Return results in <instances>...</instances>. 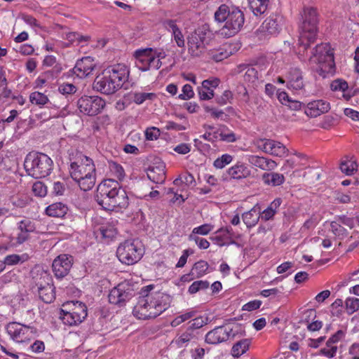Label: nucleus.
I'll use <instances>...</instances> for the list:
<instances>
[{
    "instance_id": "31",
    "label": "nucleus",
    "mask_w": 359,
    "mask_h": 359,
    "mask_svg": "<svg viewBox=\"0 0 359 359\" xmlns=\"http://www.w3.org/2000/svg\"><path fill=\"white\" fill-rule=\"evenodd\" d=\"M250 343V339H243L236 342L231 348L232 355L238 358L244 354L249 349Z\"/></svg>"
},
{
    "instance_id": "13",
    "label": "nucleus",
    "mask_w": 359,
    "mask_h": 359,
    "mask_svg": "<svg viewBox=\"0 0 359 359\" xmlns=\"http://www.w3.org/2000/svg\"><path fill=\"white\" fill-rule=\"evenodd\" d=\"M135 294L133 285L128 282L119 283L108 295L109 302L119 307L124 306Z\"/></svg>"
},
{
    "instance_id": "53",
    "label": "nucleus",
    "mask_w": 359,
    "mask_h": 359,
    "mask_svg": "<svg viewBox=\"0 0 359 359\" xmlns=\"http://www.w3.org/2000/svg\"><path fill=\"white\" fill-rule=\"evenodd\" d=\"M100 231L104 238H113L117 234L116 229L111 226H102Z\"/></svg>"
},
{
    "instance_id": "37",
    "label": "nucleus",
    "mask_w": 359,
    "mask_h": 359,
    "mask_svg": "<svg viewBox=\"0 0 359 359\" xmlns=\"http://www.w3.org/2000/svg\"><path fill=\"white\" fill-rule=\"evenodd\" d=\"M210 322L209 318L206 316H201L195 318L189 323L188 328H191L192 331L196 332V330L200 329L203 326L207 325Z\"/></svg>"
},
{
    "instance_id": "11",
    "label": "nucleus",
    "mask_w": 359,
    "mask_h": 359,
    "mask_svg": "<svg viewBox=\"0 0 359 359\" xmlns=\"http://www.w3.org/2000/svg\"><path fill=\"white\" fill-rule=\"evenodd\" d=\"M33 290H36L40 299L45 303H51L55 298V287L51 283V277L42 272L34 278Z\"/></svg>"
},
{
    "instance_id": "9",
    "label": "nucleus",
    "mask_w": 359,
    "mask_h": 359,
    "mask_svg": "<svg viewBox=\"0 0 359 359\" xmlns=\"http://www.w3.org/2000/svg\"><path fill=\"white\" fill-rule=\"evenodd\" d=\"M87 316L86 306L79 301L67 302L62 304L60 318L66 325L72 326L81 323Z\"/></svg>"
},
{
    "instance_id": "45",
    "label": "nucleus",
    "mask_w": 359,
    "mask_h": 359,
    "mask_svg": "<svg viewBox=\"0 0 359 359\" xmlns=\"http://www.w3.org/2000/svg\"><path fill=\"white\" fill-rule=\"evenodd\" d=\"M356 163L353 161H342L340 164V169L342 172L351 175L356 170Z\"/></svg>"
},
{
    "instance_id": "25",
    "label": "nucleus",
    "mask_w": 359,
    "mask_h": 359,
    "mask_svg": "<svg viewBox=\"0 0 359 359\" xmlns=\"http://www.w3.org/2000/svg\"><path fill=\"white\" fill-rule=\"evenodd\" d=\"M287 87L294 90H301L304 88L303 76L300 69L292 68L287 75Z\"/></svg>"
},
{
    "instance_id": "8",
    "label": "nucleus",
    "mask_w": 359,
    "mask_h": 359,
    "mask_svg": "<svg viewBox=\"0 0 359 359\" xmlns=\"http://www.w3.org/2000/svg\"><path fill=\"white\" fill-rule=\"evenodd\" d=\"M212 39V34L208 25H204L194 32L191 33L187 38L188 50L194 57L201 56L205 51L206 46L208 45Z\"/></svg>"
},
{
    "instance_id": "61",
    "label": "nucleus",
    "mask_w": 359,
    "mask_h": 359,
    "mask_svg": "<svg viewBox=\"0 0 359 359\" xmlns=\"http://www.w3.org/2000/svg\"><path fill=\"white\" fill-rule=\"evenodd\" d=\"M145 136L148 140H156L160 136V130L155 127L147 128L145 131Z\"/></svg>"
},
{
    "instance_id": "3",
    "label": "nucleus",
    "mask_w": 359,
    "mask_h": 359,
    "mask_svg": "<svg viewBox=\"0 0 359 359\" xmlns=\"http://www.w3.org/2000/svg\"><path fill=\"white\" fill-rule=\"evenodd\" d=\"M153 288V285L147 286L133 308V313L138 319L154 318L169 306L167 303L163 302V296L161 293H148Z\"/></svg>"
},
{
    "instance_id": "36",
    "label": "nucleus",
    "mask_w": 359,
    "mask_h": 359,
    "mask_svg": "<svg viewBox=\"0 0 359 359\" xmlns=\"http://www.w3.org/2000/svg\"><path fill=\"white\" fill-rule=\"evenodd\" d=\"M29 100L32 104L36 105H44L48 104L49 100L48 97L42 93L35 91L30 94Z\"/></svg>"
},
{
    "instance_id": "35",
    "label": "nucleus",
    "mask_w": 359,
    "mask_h": 359,
    "mask_svg": "<svg viewBox=\"0 0 359 359\" xmlns=\"http://www.w3.org/2000/svg\"><path fill=\"white\" fill-rule=\"evenodd\" d=\"M330 227L332 232L338 239L342 240L348 235V231L337 219L330 223Z\"/></svg>"
},
{
    "instance_id": "55",
    "label": "nucleus",
    "mask_w": 359,
    "mask_h": 359,
    "mask_svg": "<svg viewBox=\"0 0 359 359\" xmlns=\"http://www.w3.org/2000/svg\"><path fill=\"white\" fill-rule=\"evenodd\" d=\"M198 94L201 100H208L214 97V90L210 87V89H208L202 88L201 86V88H198Z\"/></svg>"
},
{
    "instance_id": "17",
    "label": "nucleus",
    "mask_w": 359,
    "mask_h": 359,
    "mask_svg": "<svg viewBox=\"0 0 359 359\" xmlns=\"http://www.w3.org/2000/svg\"><path fill=\"white\" fill-rule=\"evenodd\" d=\"M73 258L68 255H60L57 256L53 262L52 268L55 276L57 278H62L66 276L72 266Z\"/></svg>"
},
{
    "instance_id": "34",
    "label": "nucleus",
    "mask_w": 359,
    "mask_h": 359,
    "mask_svg": "<svg viewBox=\"0 0 359 359\" xmlns=\"http://www.w3.org/2000/svg\"><path fill=\"white\" fill-rule=\"evenodd\" d=\"M196 339V332H193L191 328H187L186 331L183 332L175 341L176 344L179 347H183L184 345L192 339Z\"/></svg>"
},
{
    "instance_id": "44",
    "label": "nucleus",
    "mask_w": 359,
    "mask_h": 359,
    "mask_svg": "<svg viewBox=\"0 0 359 359\" xmlns=\"http://www.w3.org/2000/svg\"><path fill=\"white\" fill-rule=\"evenodd\" d=\"M208 264L207 262L200 260L194 264L192 271H195L197 277L203 276L208 269Z\"/></svg>"
},
{
    "instance_id": "54",
    "label": "nucleus",
    "mask_w": 359,
    "mask_h": 359,
    "mask_svg": "<svg viewBox=\"0 0 359 359\" xmlns=\"http://www.w3.org/2000/svg\"><path fill=\"white\" fill-rule=\"evenodd\" d=\"M194 93L189 84H185L182 88V93L179 95L180 100H187L194 97Z\"/></svg>"
},
{
    "instance_id": "4",
    "label": "nucleus",
    "mask_w": 359,
    "mask_h": 359,
    "mask_svg": "<svg viewBox=\"0 0 359 359\" xmlns=\"http://www.w3.org/2000/svg\"><path fill=\"white\" fill-rule=\"evenodd\" d=\"M214 18L217 22H225L220 34L226 38L234 36L243 27L245 21L243 13L236 7L222 4L215 11Z\"/></svg>"
},
{
    "instance_id": "19",
    "label": "nucleus",
    "mask_w": 359,
    "mask_h": 359,
    "mask_svg": "<svg viewBox=\"0 0 359 359\" xmlns=\"http://www.w3.org/2000/svg\"><path fill=\"white\" fill-rule=\"evenodd\" d=\"M237 51L236 46L231 43H225L217 49L210 50L208 55L215 62H220L228 58Z\"/></svg>"
},
{
    "instance_id": "26",
    "label": "nucleus",
    "mask_w": 359,
    "mask_h": 359,
    "mask_svg": "<svg viewBox=\"0 0 359 359\" xmlns=\"http://www.w3.org/2000/svg\"><path fill=\"white\" fill-rule=\"evenodd\" d=\"M260 216L261 209L258 205H255L250 210L244 212L242 219L247 227L251 228L257 224Z\"/></svg>"
},
{
    "instance_id": "41",
    "label": "nucleus",
    "mask_w": 359,
    "mask_h": 359,
    "mask_svg": "<svg viewBox=\"0 0 359 359\" xmlns=\"http://www.w3.org/2000/svg\"><path fill=\"white\" fill-rule=\"evenodd\" d=\"M233 160L232 156L230 154H223L222 156L217 158L213 163V165L218 169L224 168L226 165L229 164Z\"/></svg>"
},
{
    "instance_id": "42",
    "label": "nucleus",
    "mask_w": 359,
    "mask_h": 359,
    "mask_svg": "<svg viewBox=\"0 0 359 359\" xmlns=\"http://www.w3.org/2000/svg\"><path fill=\"white\" fill-rule=\"evenodd\" d=\"M346 309L348 314H352L359 309V299L349 297L346 300Z\"/></svg>"
},
{
    "instance_id": "18",
    "label": "nucleus",
    "mask_w": 359,
    "mask_h": 359,
    "mask_svg": "<svg viewBox=\"0 0 359 359\" xmlns=\"http://www.w3.org/2000/svg\"><path fill=\"white\" fill-rule=\"evenodd\" d=\"M96 65L91 57H84L79 60L72 69L73 73L79 78H85L92 74Z\"/></svg>"
},
{
    "instance_id": "40",
    "label": "nucleus",
    "mask_w": 359,
    "mask_h": 359,
    "mask_svg": "<svg viewBox=\"0 0 359 359\" xmlns=\"http://www.w3.org/2000/svg\"><path fill=\"white\" fill-rule=\"evenodd\" d=\"M244 69L245 70L244 74L245 81L253 83L258 79V72L253 67L245 65Z\"/></svg>"
},
{
    "instance_id": "57",
    "label": "nucleus",
    "mask_w": 359,
    "mask_h": 359,
    "mask_svg": "<svg viewBox=\"0 0 359 359\" xmlns=\"http://www.w3.org/2000/svg\"><path fill=\"white\" fill-rule=\"evenodd\" d=\"M212 229V226L209 224H205L200 226L196 227L193 229L192 233L194 234H201V235H207L209 232H210Z\"/></svg>"
},
{
    "instance_id": "14",
    "label": "nucleus",
    "mask_w": 359,
    "mask_h": 359,
    "mask_svg": "<svg viewBox=\"0 0 359 359\" xmlns=\"http://www.w3.org/2000/svg\"><path fill=\"white\" fill-rule=\"evenodd\" d=\"M80 112L88 116H95L105 106V101L98 96H83L77 101Z\"/></svg>"
},
{
    "instance_id": "6",
    "label": "nucleus",
    "mask_w": 359,
    "mask_h": 359,
    "mask_svg": "<svg viewBox=\"0 0 359 359\" xmlns=\"http://www.w3.org/2000/svg\"><path fill=\"white\" fill-rule=\"evenodd\" d=\"M24 167L29 176L40 179L50 173L53 161L43 153L29 152L25 157Z\"/></svg>"
},
{
    "instance_id": "16",
    "label": "nucleus",
    "mask_w": 359,
    "mask_h": 359,
    "mask_svg": "<svg viewBox=\"0 0 359 359\" xmlns=\"http://www.w3.org/2000/svg\"><path fill=\"white\" fill-rule=\"evenodd\" d=\"M233 329L225 325L216 327L213 330L209 331L205 338L207 344L216 345L226 341L229 337H235V333H232Z\"/></svg>"
},
{
    "instance_id": "56",
    "label": "nucleus",
    "mask_w": 359,
    "mask_h": 359,
    "mask_svg": "<svg viewBox=\"0 0 359 359\" xmlns=\"http://www.w3.org/2000/svg\"><path fill=\"white\" fill-rule=\"evenodd\" d=\"M18 229L21 232H26L28 234L29 232H32L34 230V225L32 222L28 219L22 220L18 224Z\"/></svg>"
},
{
    "instance_id": "50",
    "label": "nucleus",
    "mask_w": 359,
    "mask_h": 359,
    "mask_svg": "<svg viewBox=\"0 0 359 359\" xmlns=\"http://www.w3.org/2000/svg\"><path fill=\"white\" fill-rule=\"evenodd\" d=\"M232 100L233 93L229 90H225L221 96L216 97V102L219 105H224L227 102L231 103Z\"/></svg>"
},
{
    "instance_id": "24",
    "label": "nucleus",
    "mask_w": 359,
    "mask_h": 359,
    "mask_svg": "<svg viewBox=\"0 0 359 359\" xmlns=\"http://www.w3.org/2000/svg\"><path fill=\"white\" fill-rule=\"evenodd\" d=\"M248 161L251 165L263 170H273L277 166L276 161L263 156L250 155L248 156Z\"/></svg>"
},
{
    "instance_id": "43",
    "label": "nucleus",
    "mask_w": 359,
    "mask_h": 359,
    "mask_svg": "<svg viewBox=\"0 0 359 359\" xmlns=\"http://www.w3.org/2000/svg\"><path fill=\"white\" fill-rule=\"evenodd\" d=\"M209 283L207 280L194 281L189 287L190 294H195L201 290L207 289L209 287Z\"/></svg>"
},
{
    "instance_id": "60",
    "label": "nucleus",
    "mask_w": 359,
    "mask_h": 359,
    "mask_svg": "<svg viewBox=\"0 0 359 359\" xmlns=\"http://www.w3.org/2000/svg\"><path fill=\"white\" fill-rule=\"evenodd\" d=\"M21 258L22 257L20 255L13 254L7 255L2 262L5 266L6 265H15L21 261Z\"/></svg>"
},
{
    "instance_id": "12",
    "label": "nucleus",
    "mask_w": 359,
    "mask_h": 359,
    "mask_svg": "<svg viewBox=\"0 0 359 359\" xmlns=\"http://www.w3.org/2000/svg\"><path fill=\"white\" fill-rule=\"evenodd\" d=\"M6 331L11 339L18 343L29 342L37 337V330L34 327L27 326L16 322L9 323Z\"/></svg>"
},
{
    "instance_id": "27",
    "label": "nucleus",
    "mask_w": 359,
    "mask_h": 359,
    "mask_svg": "<svg viewBox=\"0 0 359 359\" xmlns=\"http://www.w3.org/2000/svg\"><path fill=\"white\" fill-rule=\"evenodd\" d=\"M226 174L231 179L241 180L248 177L250 175V171L244 164L237 163L230 168L226 171Z\"/></svg>"
},
{
    "instance_id": "30",
    "label": "nucleus",
    "mask_w": 359,
    "mask_h": 359,
    "mask_svg": "<svg viewBox=\"0 0 359 359\" xmlns=\"http://www.w3.org/2000/svg\"><path fill=\"white\" fill-rule=\"evenodd\" d=\"M67 206L62 203H55L48 205L46 209V213L50 217H62L68 212Z\"/></svg>"
},
{
    "instance_id": "22",
    "label": "nucleus",
    "mask_w": 359,
    "mask_h": 359,
    "mask_svg": "<svg viewBox=\"0 0 359 359\" xmlns=\"http://www.w3.org/2000/svg\"><path fill=\"white\" fill-rule=\"evenodd\" d=\"M151 48L137 50L135 52V65L142 72L151 69Z\"/></svg>"
},
{
    "instance_id": "52",
    "label": "nucleus",
    "mask_w": 359,
    "mask_h": 359,
    "mask_svg": "<svg viewBox=\"0 0 359 359\" xmlns=\"http://www.w3.org/2000/svg\"><path fill=\"white\" fill-rule=\"evenodd\" d=\"M66 38L71 43H74L75 41H78L79 43H80L81 41H87L89 39V36L81 35L77 32L67 33Z\"/></svg>"
},
{
    "instance_id": "23",
    "label": "nucleus",
    "mask_w": 359,
    "mask_h": 359,
    "mask_svg": "<svg viewBox=\"0 0 359 359\" xmlns=\"http://www.w3.org/2000/svg\"><path fill=\"white\" fill-rule=\"evenodd\" d=\"M147 177L154 183L162 184L165 180V165L160 163L157 165H151L147 172Z\"/></svg>"
},
{
    "instance_id": "63",
    "label": "nucleus",
    "mask_w": 359,
    "mask_h": 359,
    "mask_svg": "<svg viewBox=\"0 0 359 359\" xmlns=\"http://www.w3.org/2000/svg\"><path fill=\"white\" fill-rule=\"evenodd\" d=\"M261 305H262V302L260 300L251 301V302L245 304L243 306V310L248 311H254V310L259 309Z\"/></svg>"
},
{
    "instance_id": "47",
    "label": "nucleus",
    "mask_w": 359,
    "mask_h": 359,
    "mask_svg": "<svg viewBox=\"0 0 359 359\" xmlns=\"http://www.w3.org/2000/svg\"><path fill=\"white\" fill-rule=\"evenodd\" d=\"M330 88L333 91L340 90L345 92L348 89V85L346 81L339 79L331 83Z\"/></svg>"
},
{
    "instance_id": "48",
    "label": "nucleus",
    "mask_w": 359,
    "mask_h": 359,
    "mask_svg": "<svg viewBox=\"0 0 359 359\" xmlns=\"http://www.w3.org/2000/svg\"><path fill=\"white\" fill-rule=\"evenodd\" d=\"M32 191L35 196L43 197L47 194V188L41 182H36L33 184Z\"/></svg>"
},
{
    "instance_id": "32",
    "label": "nucleus",
    "mask_w": 359,
    "mask_h": 359,
    "mask_svg": "<svg viewBox=\"0 0 359 359\" xmlns=\"http://www.w3.org/2000/svg\"><path fill=\"white\" fill-rule=\"evenodd\" d=\"M248 1L252 13L257 16L266 12L269 0H248Z\"/></svg>"
},
{
    "instance_id": "59",
    "label": "nucleus",
    "mask_w": 359,
    "mask_h": 359,
    "mask_svg": "<svg viewBox=\"0 0 359 359\" xmlns=\"http://www.w3.org/2000/svg\"><path fill=\"white\" fill-rule=\"evenodd\" d=\"M336 219L341 224H344L348 226L350 229H353L355 226V219L353 217H348L346 215H339L336 217Z\"/></svg>"
},
{
    "instance_id": "7",
    "label": "nucleus",
    "mask_w": 359,
    "mask_h": 359,
    "mask_svg": "<svg viewBox=\"0 0 359 359\" xmlns=\"http://www.w3.org/2000/svg\"><path fill=\"white\" fill-rule=\"evenodd\" d=\"M142 243L137 239L126 240L117 248V257L122 263L132 265L141 259L144 255Z\"/></svg>"
},
{
    "instance_id": "28",
    "label": "nucleus",
    "mask_w": 359,
    "mask_h": 359,
    "mask_svg": "<svg viewBox=\"0 0 359 359\" xmlns=\"http://www.w3.org/2000/svg\"><path fill=\"white\" fill-rule=\"evenodd\" d=\"M263 182L269 186L277 187L283 184L285 182V177L283 174L278 172H265L262 176Z\"/></svg>"
},
{
    "instance_id": "2",
    "label": "nucleus",
    "mask_w": 359,
    "mask_h": 359,
    "mask_svg": "<svg viewBox=\"0 0 359 359\" xmlns=\"http://www.w3.org/2000/svg\"><path fill=\"white\" fill-rule=\"evenodd\" d=\"M129 77V69L123 64H117L105 69L97 75L93 82L95 90L106 95H111L123 87Z\"/></svg>"
},
{
    "instance_id": "10",
    "label": "nucleus",
    "mask_w": 359,
    "mask_h": 359,
    "mask_svg": "<svg viewBox=\"0 0 359 359\" xmlns=\"http://www.w3.org/2000/svg\"><path fill=\"white\" fill-rule=\"evenodd\" d=\"M313 57L320 64L316 69L317 73L322 77H326L329 73H332L334 67V55L327 44H320L315 48Z\"/></svg>"
},
{
    "instance_id": "15",
    "label": "nucleus",
    "mask_w": 359,
    "mask_h": 359,
    "mask_svg": "<svg viewBox=\"0 0 359 359\" xmlns=\"http://www.w3.org/2000/svg\"><path fill=\"white\" fill-rule=\"evenodd\" d=\"M95 171L93 160L81 153L79 154L76 161L71 163L70 165L69 172L72 178H76V177L81 178L84 175L95 172Z\"/></svg>"
},
{
    "instance_id": "38",
    "label": "nucleus",
    "mask_w": 359,
    "mask_h": 359,
    "mask_svg": "<svg viewBox=\"0 0 359 359\" xmlns=\"http://www.w3.org/2000/svg\"><path fill=\"white\" fill-rule=\"evenodd\" d=\"M156 97L155 93H134L133 94V100L137 104H142L146 100H153Z\"/></svg>"
},
{
    "instance_id": "62",
    "label": "nucleus",
    "mask_w": 359,
    "mask_h": 359,
    "mask_svg": "<svg viewBox=\"0 0 359 359\" xmlns=\"http://www.w3.org/2000/svg\"><path fill=\"white\" fill-rule=\"evenodd\" d=\"M344 336V332L342 330H338L327 341L326 346L330 347L334 346L333 344L338 342Z\"/></svg>"
},
{
    "instance_id": "49",
    "label": "nucleus",
    "mask_w": 359,
    "mask_h": 359,
    "mask_svg": "<svg viewBox=\"0 0 359 359\" xmlns=\"http://www.w3.org/2000/svg\"><path fill=\"white\" fill-rule=\"evenodd\" d=\"M76 90V87L72 83H62L58 87L59 92L65 95L74 94Z\"/></svg>"
},
{
    "instance_id": "58",
    "label": "nucleus",
    "mask_w": 359,
    "mask_h": 359,
    "mask_svg": "<svg viewBox=\"0 0 359 359\" xmlns=\"http://www.w3.org/2000/svg\"><path fill=\"white\" fill-rule=\"evenodd\" d=\"M189 239L194 241L201 249H207L210 246V243L206 239L200 238L196 235L191 234Z\"/></svg>"
},
{
    "instance_id": "33",
    "label": "nucleus",
    "mask_w": 359,
    "mask_h": 359,
    "mask_svg": "<svg viewBox=\"0 0 359 359\" xmlns=\"http://www.w3.org/2000/svg\"><path fill=\"white\" fill-rule=\"evenodd\" d=\"M262 31L269 34H275L279 31V25L276 19L267 18L264 20L262 25Z\"/></svg>"
},
{
    "instance_id": "39",
    "label": "nucleus",
    "mask_w": 359,
    "mask_h": 359,
    "mask_svg": "<svg viewBox=\"0 0 359 359\" xmlns=\"http://www.w3.org/2000/svg\"><path fill=\"white\" fill-rule=\"evenodd\" d=\"M109 167L112 173L117 177L118 180H121L125 176V172L123 167L114 161H109Z\"/></svg>"
},
{
    "instance_id": "20",
    "label": "nucleus",
    "mask_w": 359,
    "mask_h": 359,
    "mask_svg": "<svg viewBox=\"0 0 359 359\" xmlns=\"http://www.w3.org/2000/svg\"><path fill=\"white\" fill-rule=\"evenodd\" d=\"M261 142H264V152L271 155L283 157L288 151L287 149L280 142L270 139H261Z\"/></svg>"
},
{
    "instance_id": "21",
    "label": "nucleus",
    "mask_w": 359,
    "mask_h": 359,
    "mask_svg": "<svg viewBox=\"0 0 359 359\" xmlns=\"http://www.w3.org/2000/svg\"><path fill=\"white\" fill-rule=\"evenodd\" d=\"M330 104L322 100H315L308 103L305 114L310 117H317L330 110Z\"/></svg>"
},
{
    "instance_id": "5",
    "label": "nucleus",
    "mask_w": 359,
    "mask_h": 359,
    "mask_svg": "<svg viewBox=\"0 0 359 359\" xmlns=\"http://www.w3.org/2000/svg\"><path fill=\"white\" fill-rule=\"evenodd\" d=\"M300 15L299 44L304 51L316 39L318 18L316 9L313 7L304 8Z\"/></svg>"
},
{
    "instance_id": "46",
    "label": "nucleus",
    "mask_w": 359,
    "mask_h": 359,
    "mask_svg": "<svg viewBox=\"0 0 359 359\" xmlns=\"http://www.w3.org/2000/svg\"><path fill=\"white\" fill-rule=\"evenodd\" d=\"M236 93L239 99L245 102L248 103L250 101V96L245 86L243 84H239L236 86Z\"/></svg>"
},
{
    "instance_id": "51",
    "label": "nucleus",
    "mask_w": 359,
    "mask_h": 359,
    "mask_svg": "<svg viewBox=\"0 0 359 359\" xmlns=\"http://www.w3.org/2000/svg\"><path fill=\"white\" fill-rule=\"evenodd\" d=\"M225 130H228V128L225 126H222L221 132L219 134L221 140L222 141H226L227 142H234L236 140L235 134L233 132H230L229 133H225Z\"/></svg>"
},
{
    "instance_id": "29",
    "label": "nucleus",
    "mask_w": 359,
    "mask_h": 359,
    "mask_svg": "<svg viewBox=\"0 0 359 359\" xmlns=\"http://www.w3.org/2000/svg\"><path fill=\"white\" fill-rule=\"evenodd\" d=\"M74 181H76L81 189H82L84 191H87L90 190L95 184V172L89 173L86 175H84L81 176L80 178L79 177H76V178H72Z\"/></svg>"
},
{
    "instance_id": "64",
    "label": "nucleus",
    "mask_w": 359,
    "mask_h": 359,
    "mask_svg": "<svg viewBox=\"0 0 359 359\" xmlns=\"http://www.w3.org/2000/svg\"><path fill=\"white\" fill-rule=\"evenodd\" d=\"M66 189L65 185L60 182H55L53 184V193L55 196H62Z\"/></svg>"
},
{
    "instance_id": "1",
    "label": "nucleus",
    "mask_w": 359,
    "mask_h": 359,
    "mask_svg": "<svg viewBox=\"0 0 359 359\" xmlns=\"http://www.w3.org/2000/svg\"><path fill=\"white\" fill-rule=\"evenodd\" d=\"M95 200L104 210L113 211L117 208H126L129 204L126 191L116 180H103L97 188Z\"/></svg>"
}]
</instances>
